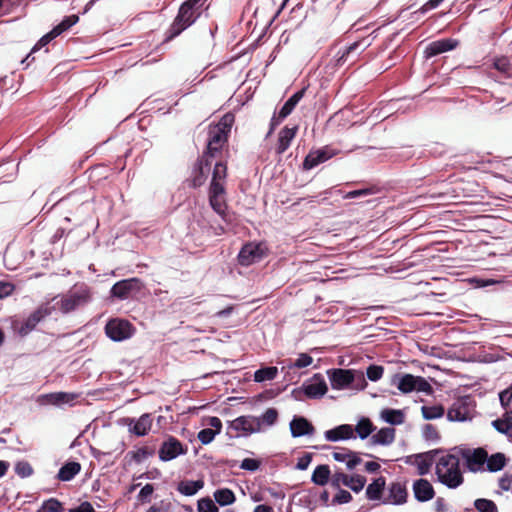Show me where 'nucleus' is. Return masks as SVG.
<instances>
[{"mask_svg": "<svg viewBox=\"0 0 512 512\" xmlns=\"http://www.w3.org/2000/svg\"><path fill=\"white\" fill-rule=\"evenodd\" d=\"M234 122V114L228 112L220 118L217 124L209 126L207 145L202 155L211 160L218 159V161H222L223 151L227 153L229 151L228 140Z\"/></svg>", "mask_w": 512, "mask_h": 512, "instance_id": "1", "label": "nucleus"}, {"mask_svg": "<svg viewBox=\"0 0 512 512\" xmlns=\"http://www.w3.org/2000/svg\"><path fill=\"white\" fill-rule=\"evenodd\" d=\"M227 162L217 161L212 172V179L208 189V199L211 208L223 219L228 208L226 201Z\"/></svg>", "mask_w": 512, "mask_h": 512, "instance_id": "2", "label": "nucleus"}, {"mask_svg": "<svg viewBox=\"0 0 512 512\" xmlns=\"http://www.w3.org/2000/svg\"><path fill=\"white\" fill-rule=\"evenodd\" d=\"M436 475L442 484L452 489L457 488L464 481L459 458L453 454H447L438 460Z\"/></svg>", "mask_w": 512, "mask_h": 512, "instance_id": "3", "label": "nucleus"}, {"mask_svg": "<svg viewBox=\"0 0 512 512\" xmlns=\"http://www.w3.org/2000/svg\"><path fill=\"white\" fill-rule=\"evenodd\" d=\"M202 15L195 8L182 3L173 22L165 32L164 42H169L191 27Z\"/></svg>", "mask_w": 512, "mask_h": 512, "instance_id": "4", "label": "nucleus"}, {"mask_svg": "<svg viewBox=\"0 0 512 512\" xmlns=\"http://www.w3.org/2000/svg\"><path fill=\"white\" fill-rule=\"evenodd\" d=\"M391 384L396 385L398 390L403 394L411 393L413 391L424 392L427 395H431L433 393V387L422 376L398 373L392 377Z\"/></svg>", "mask_w": 512, "mask_h": 512, "instance_id": "5", "label": "nucleus"}, {"mask_svg": "<svg viewBox=\"0 0 512 512\" xmlns=\"http://www.w3.org/2000/svg\"><path fill=\"white\" fill-rule=\"evenodd\" d=\"M134 326L125 319L113 318L105 325L107 337L115 342L124 341L134 334Z\"/></svg>", "mask_w": 512, "mask_h": 512, "instance_id": "6", "label": "nucleus"}, {"mask_svg": "<svg viewBox=\"0 0 512 512\" xmlns=\"http://www.w3.org/2000/svg\"><path fill=\"white\" fill-rule=\"evenodd\" d=\"M475 402L470 397L459 398L453 402L447 411L449 421H467L473 417Z\"/></svg>", "mask_w": 512, "mask_h": 512, "instance_id": "7", "label": "nucleus"}, {"mask_svg": "<svg viewBox=\"0 0 512 512\" xmlns=\"http://www.w3.org/2000/svg\"><path fill=\"white\" fill-rule=\"evenodd\" d=\"M90 299L91 294L89 289L86 286H83L63 296L58 304L63 313H69L78 307L87 304Z\"/></svg>", "mask_w": 512, "mask_h": 512, "instance_id": "8", "label": "nucleus"}, {"mask_svg": "<svg viewBox=\"0 0 512 512\" xmlns=\"http://www.w3.org/2000/svg\"><path fill=\"white\" fill-rule=\"evenodd\" d=\"M228 429L236 432L235 436H248L261 431V420L252 415L239 416L228 424Z\"/></svg>", "mask_w": 512, "mask_h": 512, "instance_id": "9", "label": "nucleus"}, {"mask_svg": "<svg viewBox=\"0 0 512 512\" xmlns=\"http://www.w3.org/2000/svg\"><path fill=\"white\" fill-rule=\"evenodd\" d=\"M142 288V281L139 278L133 277L116 282L112 286L110 294L114 298L126 300L134 294L139 293Z\"/></svg>", "mask_w": 512, "mask_h": 512, "instance_id": "10", "label": "nucleus"}, {"mask_svg": "<svg viewBox=\"0 0 512 512\" xmlns=\"http://www.w3.org/2000/svg\"><path fill=\"white\" fill-rule=\"evenodd\" d=\"M266 255V247L262 243L249 242L243 245L238 254V263L249 266L260 261Z\"/></svg>", "mask_w": 512, "mask_h": 512, "instance_id": "11", "label": "nucleus"}, {"mask_svg": "<svg viewBox=\"0 0 512 512\" xmlns=\"http://www.w3.org/2000/svg\"><path fill=\"white\" fill-rule=\"evenodd\" d=\"M160 460L167 462L175 459L179 455L187 453V447H185L177 438L170 436L165 440L159 449Z\"/></svg>", "mask_w": 512, "mask_h": 512, "instance_id": "12", "label": "nucleus"}, {"mask_svg": "<svg viewBox=\"0 0 512 512\" xmlns=\"http://www.w3.org/2000/svg\"><path fill=\"white\" fill-rule=\"evenodd\" d=\"M211 164L212 160L204 155L197 159L191 173V187L198 188L205 183Z\"/></svg>", "mask_w": 512, "mask_h": 512, "instance_id": "13", "label": "nucleus"}, {"mask_svg": "<svg viewBox=\"0 0 512 512\" xmlns=\"http://www.w3.org/2000/svg\"><path fill=\"white\" fill-rule=\"evenodd\" d=\"M124 423L128 426L129 432L136 436H145L151 430L153 417L150 413H144L139 419L124 418Z\"/></svg>", "mask_w": 512, "mask_h": 512, "instance_id": "14", "label": "nucleus"}, {"mask_svg": "<svg viewBox=\"0 0 512 512\" xmlns=\"http://www.w3.org/2000/svg\"><path fill=\"white\" fill-rule=\"evenodd\" d=\"M438 452L439 450L434 449L424 453L415 454L409 456L406 462L410 464H415L418 468L419 475H426L430 471V468Z\"/></svg>", "mask_w": 512, "mask_h": 512, "instance_id": "15", "label": "nucleus"}, {"mask_svg": "<svg viewBox=\"0 0 512 512\" xmlns=\"http://www.w3.org/2000/svg\"><path fill=\"white\" fill-rule=\"evenodd\" d=\"M334 155H336V153L328 147L311 151L303 161V169L311 170L317 165L331 159Z\"/></svg>", "mask_w": 512, "mask_h": 512, "instance_id": "16", "label": "nucleus"}, {"mask_svg": "<svg viewBox=\"0 0 512 512\" xmlns=\"http://www.w3.org/2000/svg\"><path fill=\"white\" fill-rule=\"evenodd\" d=\"M408 492L405 484L392 482L388 487V496L383 500L384 504L402 505L407 502Z\"/></svg>", "mask_w": 512, "mask_h": 512, "instance_id": "17", "label": "nucleus"}, {"mask_svg": "<svg viewBox=\"0 0 512 512\" xmlns=\"http://www.w3.org/2000/svg\"><path fill=\"white\" fill-rule=\"evenodd\" d=\"M331 386L333 389H344L354 381V372L345 369H333L329 374Z\"/></svg>", "mask_w": 512, "mask_h": 512, "instance_id": "18", "label": "nucleus"}, {"mask_svg": "<svg viewBox=\"0 0 512 512\" xmlns=\"http://www.w3.org/2000/svg\"><path fill=\"white\" fill-rule=\"evenodd\" d=\"M49 314L50 311L48 308L43 306L39 307L33 313H31L27 317V319L22 323V325L19 328V333L21 335H27L32 330H34L37 324Z\"/></svg>", "mask_w": 512, "mask_h": 512, "instance_id": "19", "label": "nucleus"}, {"mask_svg": "<svg viewBox=\"0 0 512 512\" xmlns=\"http://www.w3.org/2000/svg\"><path fill=\"white\" fill-rule=\"evenodd\" d=\"M413 493L419 502H427L435 496L432 484L424 478H420L413 483Z\"/></svg>", "mask_w": 512, "mask_h": 512, "instance_id": "20", "label": "nucleus"}, {"mask_svg": "<svg viewBox=\"0 0 512 512\" xmlns=\"http://www.w3.org/2000/svg\"><path fill=\"white\" fill-rule=\"evenodd\" d=\"M303 390L308 398H319L325 395L328 388L324 378L320 374H315L310 383L303 385Z\"/></svg>", "mask_w": 512, "mask_h": 512, "instance_id": "21", "label": "nucleus"}, {"mask_svg": "<svg viewBox=\"0 0 512 512\" xmlns=\"http://www.w3.org/2000/svg\"><path fill=\"white\" fill-rule=\"evenodd\" d=\"M457 45L458 41L450 38L433 41L427 46L425 54L429 58L434 57L444 52L455 49Z\"/></svg>", "mask_w": 512, "mask_h": 512, "instance_id": "22", "label": "nucleus"}, {"mask_svg": "<svg viewBox=\"0 0 512 512\" xmlns=\"http://www.w3.org/2000/svg\"><path fill=\"white\" fill-rule=\"evenodd\" d=\"M297 131L298 126H294L292 128L285 126L280 130L275 147L276 154L282 155L290 147L292 140L297 134Z\"/></svg>", "mask_w": 512, "mask_h": 512, "instance_id": "23", "label": "nucleus"}, {"mask_svg": "<svg viewBox=\"0 0 512 512\" xmlns=\"http://www.w3.org/2000/svg\"><path fill=\"white\" fill-rule=\"evenodd\" d=\"M290 431L293 437L312 435L315 432L314 426L302 416H295L290 422Z\"/></svg>", "mask_w": 512, "mask_h": 512, "instance_id": "24", "label": "nucleus"}, {"mask_svg": "<svg viewBox=\"0 0 512 512\" xmlns=\"http://www.w3.org/2000/svg\"><path fill=\"white\" fill-rule=\"evenodd\" d=\"M470 471H478L487 461L488 453L484 448H476L470 454L464 455Z\"/></svg>", "mask_w": 512, "mask_h": 512, "instance_id": "25", "label": "nucleus"}, {"mask_svg": "<svg viewBox=\"0 0 512 512\" xmlns=\"http://www.w3.org/2000/svg\"><path fill=\"white\" fill-rule=\"evenodd\" d=\"M354 436V429L349 424L339 425L333 429L327 430L325 432V438L328 441H338L344 439H350Z\"/></svg>", "mask_w": 512, "mask_h": 512, "instance_id": "26", "label": "nucleus"}, {"mask_svg": "<svg viewBox=\"0 0 512 512\" xmlns=\"http://www.w3.org/2000/svg\"><path fill=\"white\" fill-rule=\"evenodd\" d=\"M385 486V477L380 476L374 479L366 488L365 494L367 499L371 501L381 500Z\"/></svg>", "mask_w": 512, "mask_h": 512, "instance_id": "27", "label": "nucleus"}, {"mask_svg": "<svg viewBox=\"0 0 512 512\" xmlns=\"http://www.w3.org/2000/svg\"><path fill=\"white\" fill-rule=\"evenodd\" d=\"M368 46H370V43L369 42L366 43V39L352 43L351 45H349L348 47L345 48V50L341 53L340 56H338V58L336 60V65L337 66L344 65L345 62L347 61L348 57L352 53L359 54V53L363 52Z\"/></svg>", "mask_w": 512, "mask_h": 512, "instance_id": "28", "label": "nucleus"}, {"mask_svg": "<svg viewBox=\"0 0 512 512\" xmlns=\"http://www.w3.org/2000/svg\"><path fill=\"white\" fill-rule=\"evenodd\" d=\"M306 92V88H302L301 90L294 93L282 106V108L279 111V117L280 119H285L287 116H289L296 105L299 103V101L304 97Z\"/></svg>", "mask_w": 512, "mask_h": 512, "instance_id": "29", "label": "nucleus"}, {"mask_svg": "<svg viewBox=\"0 0 512 512\" xmlns=\"http://www.w3.org/2000/svg\"><path fill=\"white\" fill-rule=\"evenodd\" d=\"M81 470V464L76 461L65 463L59 470L57 478L61 481L72 480Z\"/></svg>", "mask_w": 512, "mask_h": 512, "instance_id": "30", "label": "nucleus"}, {"mask_svg": "<svg viewBox=\"0 0 512 512\" xmlns=\"http://www.w3.org/2000/svg\"><path fill=\"white\" fill-rule=\"evenodd\" d=\"M44 397L47 400V403L49 404L61 405L73 402L78 397V395L75 393L68 392H55L47 394Z\"/></svg>", "mask_w": 512, "mask_h": 512, "instance_id": "31", "label": "nucleus"}, {"mask_svg": "<svg viewBox=\"0 0 512 512\" xmlns=\"http://www.w3.org/2000/svg\"><path fill=\"white\" fill-rule=\"evenodd\" d=\"M395 439V430L393 428H382L371 438L373 444L388 445Z\"/></svg>", "mask_w": 512, "mask_h": 512, "instance_id": "32", "label": "nucleus"}, {"mask_svg": "<svg viewBox=\"0 0 512 512\" xmlns=\"http://www.w3.org/2000/svg\"><path fill=\"white\" fill-rule=\"evenodd\" d=\"M330 476L331 472L329 466L319 465L315 468L311 480L316 485L324 486L328 483Z\"/></svg>", "mask_w": 512, "mask_h": 512, "instance_id": "33", "label": "nucleus"}, {"mask_svg": "<svg viewBox=\"0 0 512 512\" xmlns=\"http://www.w3.org/2000/svg\"><path fill=\"white\" fill-rule=\"evenodd\" d=\"M487 470L490 472H497L502 470L507 463V458L503 453H495L490 457L487 456Z\"/></svg>", "mask_w": 512, "mask_h": 512, "instance_id": "34", "label": "nucleus"}, {"mask_svg": "<svg viewBox=\"0 0 512 512\" xmlns=\"http://www.w3.org/2000/svg\"><path fill=\"white\" fill-rule=\"evenodd\" d=\"M214 498L215 501L221 506L231 505L236 500L234 492L228 488L216 490L214 492Z\"/></svg>", "mask_w": 512, "mask_h": 512, "instance_id": "35", "label": "nucleus"}, {"mask_svg": "<svg viewBox=\"0 0 512 512\" xmlns=\"http://www.w3.org/2000/svg\"><path fill=\"white\" fill-rule=\"evenodd\" d=\"M493 67L500 72L504 78L512 79V62L507 57L496 58Z\"/></svg>", "mask_w": 512, "mask_h": 512, "instance_id": "36", "label": "nucleus"}, {"mask_svg": "<svg viewBox=\"0 0 512 512\" xmlns=\"http://www.w3.org/2000/svg\"><path fill=\"white\" fill-rule=\"evenodd\" d=\"M381 417L391 425H400L404 422V414L401 410L384 409Z\"/></svg>", "mask_w": 512, "mask_h": 512, "instance_id": "37", "label": "nucleus"}, {"mask_svg": "<svg viewBox=\"0 0 512 512\" xmlns=\"http://www.w3.org/2000/svg\"><path fill=\"white\" fill-rule=\"evenodd\" d=\"M202 487V481H182L178 485V491L185 496H192L196 494Z\"/></svg>", "mask_w": 512, "mask_h": 512, "instance_id": "38", "label": "nucleus"}, {"mask_svg": "<svg viewBox=\"0 0 512 512\" xmlns=\"http://www.w3.org/2000/svg\"><path fill=\"white\" fill-rule=\"evenodd\" d=\"M421 412L424 419L433 420L441 418L445 413V409L442 405L422 406Z\"/></svg>", "mask_w": 512, "mask_h": 512, "instance_id": "39", "label": "nucleus"}, {"mask_svg": "<svg viewBox=\"0 0 512 512\" xmlns=\"http://www.w3.org/2000/svg\"><path fill=\"white\" fill-rule=\"evenodd\" d=\"M277 373H278V369L275 366L264 367V368L258 369L254 373V380L256 382H264V381H268V380H273L277 376Z\"/></svg>", "mask_w": 512, "mask_h": 512, "instance_id": "40", "label": "nucleus"}, {"mask_svg": "<svg viewBox=\"0 0 512 512\" xmlns=\"http://www.w3.org/2000/svg\"><path fill=\"white\" fill-rule=\"evenodd\" d=\"M79 21V16L76 14L69 15L64 17V19L56 25L52 30L55 32L57 36L61 35L63 32L69 30L73 25H75Z\"/></svg>", "mask_w": 512, "mask_h": 512, "instance_id": "41", "label": "nucleus"}, {"mask_svg": "<svg viewBox=\"0 0 512 512\" xmlns=\"http://www.w3.org/2000/svg\"><path fill=\"white\" fill-rule=\"evenodd\" d=\"M155 453V449L149 446H142L134 451H130L128 454L131 455V458L137 462L141 463L145 459L153 456Z\"/></svg>", "mask_w": 512, "mask_h": 512, "instance_id": "42", "label": "nucleus"}, {"mask_svg": "<svg viewBox=\"0 0 512 512\" xmlns=\"http://www.w3.org/2000/svg\"><path fill=\"white\" fill-rule=\"evenodd\" d=\"M377 192H379V189L377 188V186L370 185L365 188L349 191L343 196V198L344 199H354V198H358V197H365L368 195H373V194H376Z\"/></svg>", "mask_w": 512, "mask_h": 512, "instance_id": "43", "label": "nucleus"}, {"mask_svg": "<svg viewBox=\"0 0 512 512\" xmlns=\"http://www.w3.org/2000/svg\"><path fill=\"white\" fill-rule=\"evenodd\" d=\"M367 479L365 476L361 474H352L349 475L348 484L346 487H349L353 492L359 493L363 490Z\"/></svg>", "mask_w": 512, "mask_h": 512, "instance_id": "44", "label": "nucleus"}, {"mask_svg": "<svg viewBox=\"0 0 512 512\" xmlns=\"http://www.w3.org/2000/svg\"><path fill=\"white\" fill-rule=\"evenodd\" d=\"M373 430L374 426L368 418L361 419L355 427V431L361 439L367 438Z\"/></svg>", "mask_w": 512, "mask_h": 512, "instance_id": "45", "label": "nucleus"}, {"mask_svg": "<svg viewBox=\"0 0 512 512\" xmlns=\"http://www.w3.org/2000/svg\"><path fill=\"white\" fill-rule=\"evenodd\" d=\"M62 503L56 498H50L44 501L38 512H63Z\"/></svg>", "mask_w": 512, "mask_h": 512, "instance_id": "46", "label": "nucleus"}, {"mask_svg": "<svg viewBox=\"0 0 512 512\" xmlns=\"http://www.w3.org/2000/svg\"><path fill=\"white\" fill-rule=\"evenodd\" d=\"M474 507L478 512H498L497 505L492 500L485 498L476 499Z\"/></svg>", "mask_w": 512, "mask_h": 512, "instance_id": "47", "label": "nucleus"}, {"mask_svg": "<svg viewBox=\"0 0 512 512\" xmlns=\"http://www.w3.org/2000/svg\"><path fill=\"white\" fill-rule=\"evenodd\" d=\"M261 420V427L263 425L272 426L278 420V411L275 408H268L261 417H258Z\"/></svg>", "mask_w": 512, "mask_h": 512, "instance_id": "48", "label": "nucleus"}, {"mask_svg": "<svg viewBox=\"0 0 512 512\" xmlns=\"http://www.w3.org/2000/svg\"><path fill=\"white\" fill-rule=\"evenodd\" d=\"M15 472L21 478L29 477L33 474L34 470L28 461H18L15 464Z\"/></svg>", "mask_w": 512, "mask_h": 512, "instance_id": "49", "label": "nucleus"}, {"mask_svg": "<svg viewBox=\"0 0 512 512\" xmlns=\"http://www.w3.org/2000/svg\"><path fill=\"white\" fill-rule=\"evenodd\" d=\"M349 474L335 472L330 478V484L334 489H341V485L347 486Z\"/></svg>", "mask_w": 512, "mask_h": 512, "instance_id": "50", "label": "nucleus"}, {"mask_svg": "<svg viewBox=\"0 0 512 512\" xmlns=\"http://www.w3.org/2000/svg\"><path fill=\"white\" fill-rule=\"evenodd\" d=\"M338 492L334 495L331 505H341L352 501L351 493L345 489H337Z\"/></svg>", "mask_w": 512, "mask_h": 512, "instance_id": "51", "label": "nucleus"}, {"mask_svg": "<svg viewBox=\"0 0 512 512\" xmlns=\"http://www.w3.org/2000/svg\"><path fill=\"white\" fill-rule=\"evenodd\" d=\"M492 426L502 434H508L510 431H512V422L507 417L494 420L492 422Z\"/></svg>", "mask_w": 512, "mask_h": 512, "instance_id": "52", "label": "nucleus"}, {"mask_svg": "<svg viewBox=\"0 0 512 512\" xmlns=\"http://www.w3.org/2000/svg\"><path fill=\"white\" fill-rule=\"evenodd\" d=\"M58 37L53 30L42 36L39 41L35 44V46L32 48L31 53L27 56L26 59L30 57V55L38 50H40L42 47L46 46L50 41Z\"/></svg>", "mask_w": 512, "mask_h": 512, "instance_id": "53", "label": "nucleus"}, {"mask_svg": "<svg viewBox=\"0 0 512 512\" xmlns=\"http://www.w3.org/2000/svg\"><path fill=\"white\" fill-rule=\"evenodd\" d=\"M384 373L383 366L380 365H370L367 368L366 375L370 381H378L382 378Z\"/></svg>", "mask_w": 512, "mask_h": 512, "instance_id": "54", "label": "nucleus"}, {"mask_svg": "<svg viewBox=\"0 0 512 512\" xmlns=\"http://www.w3.org/2000/svg\"><path fill=\"white\" fill-rule=\"evenodd\" d=\"M199 512H218V507L210 498H202L198 501Z\"/></svg>", "mask_w": 512, "mask_h": 512, "instance_id": "55", "label": "nucleus"}, {"mask_svg": "<svg viewBox=\"0 0 512 512\" xmlns=\"http://www.w3.org/2000/svg\"><path fill=\"white\" fill-rule=\"evenodd\" d=\"M423 436L426 440H438L440 439V434L437 430V428L432 424H426L423 427Z\"/></svg>", "mask_w": 512, "mask_h": 512, "instance_id": "56", "label": "nucleus"}, {"mask_svg": "<svg viewBox=\"0 0 512 512\" xmlns=\"http://www.w3.org/2000/svg\"><path fill=\"white\" fill-rule=\"evenodd\" d=\"M261 461L253 458H245L240 464V468L243 470L254 472L259 469Z\"/></svg>", "mask_w": 512, "mask_h": 512, "instance_id": "57", "label": "nucleus"}, {"mask_svg": "<svg viewBox=\"0 0 512 512\" xmlns=\"http://www.w3.org/2000/svg\"><path fill=\"white\" fill-rule=\"evenodd\" d=\"M215 436H216L215 432H213V429H210V428L202 429L198 433V439L204 445L211 443Z\"/></svg>", "mask_w": 512, "mask_h": 512, "instance_id": "58", "label": "nucleus"}, {"mask_svg": "<svg viewBox=\"0 0 512 512\" xmlns=\"http://www.w3.org/2000/svg\"><path fill=\"white\" fill-rule=\"evenodd\" d=\"M501 406L506 409L512 401V385L499 394Z\"/></svg>", "mask_w": 512, "mask_h": 512, "instance_id": "59", "label": "nucleus"}, {"mask_svg": "<svg viewBox=\"0 0 512 512\" xmlns=\"http://www.w3.org/2000/svg\"><path fill=\"white\" fill-rule=\"evenodd\" d=\"M312 362H313V359L310 355H308L306 353H302L295 360L293 366L300 369V368H304V367L311 365Z\"/></svg>", "mask_w": 512, "mask_h": 512, "instance_id": "60", "label": "nucleus"}, {"mask_svg": "<svg viewBox=\"0 0 512 512\" xmlns=\"http://www.w3.org/2000/svg\"><path fill=\"white\" fill-rule=\"evenodd\" d=\"M361 462H362V459L358 456V453H356L354 451H350L346 467L348 470H353Z\"/></svg>", "mask_w": 512, "mask_h": 512, "instance_id": "61", "label": "nucleus"}, {"mask_svg": "<svg viewBox=\"0 0 512 512\" xmlns=\"http://www.w3.org/2000/svg\"><path fill=\"white\" fill-rule=\"evenodd\" d=\"M15 286L10 282L0 281V299L13 293Z\"/></svg>", "mask_w": 512, "mask_h": 512, "instance_id": "62", "label": "nucleus"}, {"mask_svg": "<svg viewBox=\"0 0 512 512\" xmlns=\"http://www.w3.org/2000/svg\"><path fill=\"white\" fill-rule=\"evenodd\" d=\"M154 487L152 484H146L139 492L138 499L142 502L148 501V498L152 495Z\"/></svg>", "mask_w": 512, "mask_h": 512, "instance_id": "63", "label": "nucleus"}, {"mask_svg": "<svg viewBox=\"0 0 512 512\" xmlns=\"http://www.w3.org/2000/svg\"><path fill=\"white\" fill-rule=\"evenodd\" d=\"M69 512H95V509L90 502L84 501L78 507L69 509Z\"/></svg>", "mask_w": 512, "mask_h": 512, "instance_id": "64", "label": "nucleus"}]
</instances>
